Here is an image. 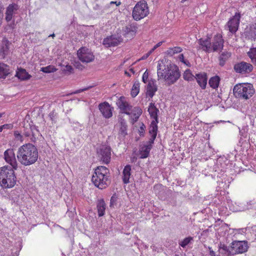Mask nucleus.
I'll return each instance as SVG.
<instances>
[{
	"instance_id": "obj_1",
	"label": "nucleus",
	"mask_w": 256,
	"mask_h": 256,
	"mask_svg": "<svg viewBox=\"0 0 256 256\" xmlns=\"http://www.w3.org/2000/svg\"><path fill=\"white\" fill-rule=\"evenodd\" d=\"M157 76L158 80H164L168 84L171 85L180 78V72L176 64L164 58L158 62Z\"/></svg>"
},
{
	"instance_id": "obj_2",
	"label": "nucleus",
	"mask_w": 256,
	"mask_h": 256,
	"mask_svg": "<svg viewBox=\"0 0 256 256\" xmlns=\"http://www.w3.org/2000/svg\"><path fill=\"white\" fill-rule=\"evenodd\" d=\"M16 156L21 164L24 166H28L34 164L38 160V152L35 146L28 143L18 148Z\"/></svg>"
},
{
	"instance_id": "obj_3",
	"label": "nucleus",
	"mask_w": 256,
	"mask_h": 256,
	"mask_svg": "<svg viewBox=\"0 0 256 256\" xmlns=\"http://www.w3.org/2000/svg\"><path fill=\"white\" fill-rule=\"evenodd\" d=\"M15 170L8 166L0 168V184L3 188H10L15 186L16 182Z\"/></svg>"
},
{
	"instance_id": "obj_4",
	"label": "nucleus",
	"mask_w": 256,
	"mask_h": 256,
	"mask_svg": "<svg viewBox=\"0 0 256 256\" xmlns=\"http://www.w3.org/2000/svg\"><path fill=\"white\" fill-rule=\"evenodd\" d=\"M108 170L104 166H100L96 168L92 180L96 186L103 189L108 184Z\"/></svg>"
},
{
	"instance_id": "obj_5",
	"label": "nucleus",
	"mask_w": 256,
	"mask_h": 256,
	"mask_svg": "<svg viewBox=\"0 0 256 256\" xmlns=\"http://www.w3.org/2000/svg\"><path fill=\"white\" fill-rule=\"evenodd\" d=\"M234 95L238 98L248 100L251 98L254 93L253 86L250 84H239L234 88Z\"/></svg>"
},
{
	"instance_id": "obj_6",
	"label": "nucleus",
	"mask_w": 256,
	"mask_h": 256,
	"mask_svg": "<svg viewBox=\"0 0 256 256\" xmlns=\"http://www.w3.org/2000/svg\"><path fill=\"white\" fill-rule=\"evenodd\" d=\"M149 14V9L145 1L138 2L133 8L132 17L136 20H140Z\"/></svg>"
},
{
	"instance_id": "obj_7",
	"label": "nucleus",
	"mask_w": 256,
	"mask_h": 256,
	"mask_svg": "<svg viewBox=\"0 0 256 256\" xmlns=\"http://www.w3.org/2000/svg\"><path fill=\"white\" fill-rule=\"evenodd\" d=\"M97 155L99 160L104 164H108L111 158V150L109 146L103 144L97 149Z\"/></svg>"
},
{
	"instance_id": "obj_8",
	"label": "nucleus",
	"mask_w": 256,
	"mask_h": 256,
	"mask_svg": "<svg viewBox=\"0 0 256 256\" xmlns=\"http://www.w3.org/2000/svg\"><path fill=\"white\" fill-rule=\"evenodd\" d=\"M4 158L6 162L12 166L11 168L18 169V162L16 158L14 150L12 148H8L4 152Z\"/></svg>"
},
{
	"instance_id": "obj_9",
	"label": "nucleus",
	"mask_w": 256,
	"mask_h": 256,
	"mask_svg": "<svg viewBox=\"0 0 256 256\" xmlns=\"http://www.w3.org/2000/svg\"><path fill=\"white\" fill-rule=\"evenodd\" d=\"M79 60L83 62H90L94 60V56L92 52L86 48H82L78 51Z\"/></svg>"
},
{
	"instance_id": "obj_10",
	"label": "nucleus",
	"mask_w": 256,
	"mask_h": 256,
	"mask_svg": "<svg viewBox=\"0 0 256 256\" xmlns=\"http://www.w3.org/2000/svg\"><path fill=\"white\" fill-rule=\"evenodd\" d=\"M240 14L236 12L227 22L226 28L231 34H234L238 30L240 24Z\"/></svg>"
},
{
	"instance_id": "obj_11",
	"label": "nucleus",
	"mask_w": 256,
	"mask_h": 256,
	"mask_svg": "<svg viewBox=\"0 0 256 256\" xmlns=\"http://www.w3.org/2000/svg\"><path fill=\"white\" fill-rule=\"evenodd\" d=\"M116 105L122 113L129 114L131 111L132 106L129 104L126 98L120 96L116 102Z\"/></svg>"
},
{
	"instance_id": "obj_12",
	"label": "nucleus",
	"mask_w": 256,
	"mask_h": 256,
	"mask_svg": "<svg viewBox=\"0 0 256 256\" xmlns=\"http://www.w3.org/2000/svg\"><path fill=\"white\" fill-rule=\"evenodd\" d=\"M122 39L121 37L112 35L105 38L103 40V44L107 48L116 46L122 42Z\"/></svg>"
},
{
	"instance_id": "obj_13",
	"label": "nucleus",
	"mask_w": 256,
	"mask_h": 256,
	"mask_svg": "<svg viewBox=\"0 0 256 256\" xmlns=\"http://www.w3.org/2000/svg\"><path fill=\"white\" fill-rule=\"evenodd\" d=\"M232 248V252L235 254L243 253L247 250V242L244 241L234 242Z\"/></svg>"
},
{
	"instance_id": "obj_14",
	"label": "nucleus",
	"mask_w": 256,
	"mask_h": 256,
	"mask_svg": "<svg viewBox=\"0 0 256 256\" xmlns=\"http://www.w3.org/2000/svg\"><path fill=\"white\" fill-rule=\"evenodd\" d=\"M234 68L237 72L246 74L251 72L253 67L250 64L246 62H241L236 64Z\"/></svg>"
},
{
	"instance_id": "obj_15",
	"label": "nucleus",
	"mask_w": 256,
	"mask_h": 256,
	"mask_svg": "<svg viewBox=\"0 0 256 256\" xmlns=\"http://www.w3.org/2000/svg\"><path fill=\"white\" fill-rule=\"evenodd\" d=\"M224 46V40L220 34L216 35L213 39L212 44V52L220 50Z\"/></svg>"
},
{
	"instance_id": "obj_16",
	"label": "nucleus",
	"mask_w": 256,
	"mask_h": 256,
	"mask_svg": "<svg viewBox=\"0 0 256 256\" xmlns=\"http://www.w3.org/2000/svg\"><path fill=\"white\" fill-rule=\"evenodd\" d=\"M198 43L200 45V48L208 52H212V44L210 37L200 38L198 41Z\"/></svg>"
},
{
	"instance_id": "obj_17",
	"label": "nucleus",
	"mask_w": 256,
	"mask_h": 256,
	"mask_svg": "<svg viewBox=\"0 0 256 256\" xmlns=\"http://www.w3.org/2000/svg\"><path fill=\"white\" fill-rule=\"evenodd\" d=\"M99 110L105 118H110L112 115V108L108 102H104L99 104Z\"/></svg>"
},
{
	"instance_id": "obj_18",
	"label": "nucleus",
	"mask_w": 256,
	"mask_h": 256,
	"mask_svg": "<svg viewBox=\"0 0 256 256\" xmlns=\"http://www.w3.org/2000/svg\"><path fill=\"white\" fill-rule=\"evenodd\" d=\"M228 203L230 210L233 212L244 211L250 208L249 206L244 207L243 206L244 204L236 202H234L230 200H228Z\"/></svg>"
},
{
	"instance_id": "obj_19",
	"label": "nucleus",
	"mask_w": 256,
	"mask_h": 256,
	"mask_svg": "<svg viewBox=\"0 0 256 256\" xmlns=\"http://www.w3.org/2000/svg\"><path fill=\"white\" fill-rule=\"evenodd\" d=\"M153 144L154 142H150V140H149L146 144L141 147L140 150V155L141 158H145L148 156Z\"/></svg>"
},
{
	"instance_id": "obj_20",
	"label": "nucleus",
	"mask_w": 256,
	"mask_h": 256,
	"mask_svg": "<svg viewBox=\"0 0 256 256\" xmlns=\"http://www.w3.org/2000/svg\"><path fill=\"white\" fill-rule=\"evenodd\" d=\"M18 8V6L14 4H10L8 6L6 12V20L7 22L12 20L13 14L16 13Z\"/></svg>"
},
{
	"instance_id": "obj_21",
	"label": "nucleus",
	"mask_w": 256,
	"mask_h": 256,
	"mask_svg": "<svg viewBox=\"0 0 256 256\" xmlns=\"http://www.w3.org/2000/svg\"><path fill=\"white\" fill-rule=\"evenodd\" d=\"M158 120H152L151 122L149 128V133L151 136V137L149 140H150V142H154L156 136L158 131Z\"/></svg>"
},
{
	"instance_id": "obj_22",
	"label": "nucleus",
	"mask_w": 256,
	"mask_h": 256,
	"mask_svg": "<svg viewBox=\"0 0 256 256\" xmlns=\"http://www.w3.org/2000/svg\"><path fill=\"white\" fill-rule=\"evenodd\" d=\"M142 113V110L141 108L139 107L136 106L134 108L132 107L131 111H130L129 114H127L130 116L131 120L132 121V123L134 124L138 120Z\"/></svg>"
},
{
	"instance_id": "obj_23",
	"label": "nucleus",
	"mask_w": 256,
	"mask_h": 256,
	"mask_svg": "<svg viewBox=\"0 0 256 256\" xmlns=\"http://www.w3.org/2000/svg\"><path fill=\"white\" fill-rule=\"evenodd\" d=\"M245 34L246 36L250 39H256V22L250 25L246 29Z\"/></svg>"
},
{
	"instance_id": "obj_24",
	"label": "nucleus",
	"mask_w": 256,
	"mask_h": 256,
	"mask_svg": "<svg viewBox=\"0 0 256 256\" xmlns=\"http://www.w3.org/2000/svg\"><path fill=\"white\" fill-rule=\"evenodd\" d=\"M118 136L120 138H124L127 134V125L126 121L120 118L118 121Z\"/></svg>"
},
{
	"instance_id": "obj_25",
	"label": "nucleus",
	"mask_w": 256,
	"mask_h": 256,
	"mask_svg": "<svg viewBox=\"0 0 256 256\" xmlns=\"http://www.w3.org/2000/svg\"><path fill=\"white\" fill-rule=\"evenodd\" d=\"M195 78L199 86L202 88H206L207 84V77L205 73L198 74L196 75Z\"/></svg>"
},
{
	"instance_id": "obj_26",
	"label": "nucleus",
	"mask_w": 256,
	"mask_h": 256,
	"mask_svg": "<svg viewBox=\"0 0 256 256\" xmlns=\"http://www.w3.org/2000/svg\"><path fill=\"white\" fill-rule=\"evenodd\" d=\"M124 36L128 38H132L137 32V28L135 26H130L126 28Z\"/></svg>"
},
{
	"instance_id": "obj_27",
	"label": "nucleus",
	"mask_w": 256,
	"mask_h": 256,
	"mask_svg": "<svg viewBox=\"0 0 256 256\" xmlns=\"http://www.w3.org/2000/svg\"><path fill=\"white\" fill-rule=\"evenodd\" d=\"M131 166L130 165L126 166L122 172V180L124 184L129 183L130 178L131 175Z\"/></svg>"
},
{
	"instance_id": "obj_28",
	"label": "nucleus",
	"mask_w": 256,
	"mask_h": 256,
	"mask_svg": "<svg viewBox=\"0 0 256 256\" xmlns=\"http://www.w3.org/2000/svg\"><path fill=\"white\" fill-rule=\"evenodd\" d=\"M148 112L152 118L153 120H158V112H159L158 110L154 104L151 102L148 108Z\"/></svg>"
},
{
	"instance_id": "obj_29",
	"label": "nucleus",
	"mask_w": 256,
	"mask_h": 256,
	"mask_svg": "<svg viewBox=\"0 0 256 256\" xmlns=\"http://www.w3.org/2000/svg\"><path fill=\"white\" fill-rule=\"evenodd\" d=\"M10 74L9 66L0 62V78H4Z\"/></svg>"
},
{
	"instance_id": "obj_30",
	"label": "nucleus",
	"mask_w": 256,
	"mask_h": 256,
	"mask_svg": "<svg viewBox=\"0 0 256 256\" xmlns=\"http://www.w3.org/2000/svg\"><path fill=\"white\" fill-rule=\"evenodd\" d=\"M18 78L22 80H27L31 78V76L28 74L26 70L19 68L16 72Z\"/></svg>"
},
{
	"instance_id": "obj_31",
	"label": "nucleus",
	"mask_w": 256,
	"mask_h": 256,
	"mask_svg": "<svg viewBox=\"0 0 256 256\" xmlns=\"http://www.w3.org/2000/svg\"><path fill=\"white\" fill-rule=\"evenodd\" d=\"M157 90V88L156 86L154 84V82H149L146 88V94L150 97L152 98L154 95V93Z\"/></svg>"
},
{
	"instance_id": "obj_32",
	"label": "nucleus",
	"mask_w": 256,
	"mask_h": 256,
	"mask_svg": "<svg viewBox=\"0 0 256 256\" xmlns=\"http://www.w3.org/2000/svg\"><path fill=\"white\" fill-rule=\"evenodd\" d=\"M98 216H102L104 215L106 210V204L103 200H98L97 204Z\"/></svg>"
},
{
	"instance_id": "obj_33",
	"label": "nucleus",
	"mask_w": 256,
	"mask_h": 256,
	"mask_svg": "<svg viewBox=\"0 0 256 256\" xmlns=\"http://www.w3.org/2000/svg\"><path fill=\"white\" fill-rule=\"evenodd\" d=\"M182 51V48L179 46H176L174 48H169L166 52L167 55L169 56H172Z\"/></svg>"
},
{
	"instance_id": "obj_34",
	"label": "nucleus",
	"mask_w": 256,
	"mask_h": 256,
	"mask_svg": "<svg viewBox=\"0 0 256 256\" xmlns=\"http://www.w3.org/2000/svg\"><path fill=\"white\" fill-rule=\"evenodd\" d=\"M220 78L218 76L212 78L209 80V84L213 88H216L219 85Z\"/></svg>"
},
{
	"instance_id": "obj_35",
	"label": "nucleus",
	"mask_w": 256,
	"mask_h": 256,
	"mask_svg": "<svg viewBox=\"0 0 256 256\" xmlns=\"http://www.w3.org/2000/svg\"><path fill=\"white\" fill-rule=\"evenodd\" d=\"M140 92V83L138 82H135L131 90V95L132 97H136Z\"/></svg>"
},
{
	"instance_id": "obj_36",
	"label": "nucleus",
	"mask_w": 256,
	"mask_h": 256,
	"mask_svg": "<svg viewBox=\"0 0 256 256\" xmlns=\"http://www.w3.org/2000/svg\"><path fill=\"white\" fill-rule=\"evenodd\" d=\"M226 162H228V160L224 157H220L218 159L216 164L218 166H220L221 170L224 171L227 164Z\"/></svg>"
},
{
	"instance_id": "obj_37",
	"label": "nucleus",
	"mask_w": 256,
	"mask_h": 256,
	"mask_svg": "<svg viewBox=\"0 0 256 256\" xmlns=\"http://www.w3.org/2000/svg\"><path fill=\"white\" fill-rule=\"evenodd\" d=\"M183 77L184 80L192 81L195 78L194 76L192 74L190 70H186L184 73Z\"/></svg>"
},
{
	"instance_id": "obj_38",
	"label": "nucleus",
	"mask_w": 256,
	"mask_h": 256,
	"mask_svg": "<svg viewBox=\"0 0 256 256\" xmlns=\"http://www.w3.org/2000/svg\"><path fill=\"white\" fill-rule=\"evenodd\" d=\"M248 54L252 62L256 64V48H251Z\"/></svg>"
},
{
	"instance_id": "obj_39",
	"label": "nucleus",
	"mask_w": 256,
	"mask_h": 256,
	"mask_svg": "<svg viewBox=\"0 0 256 256\" xmlns=\"http://www.w3.org/2000/svg\"><path fill=\"white\" fill-rule=\"evenodd\" d=\"M56 70V68L53 66L50 65L40 68V71L45 73L53 72Z\"/></svg>"
},
{
	"instance_id": "obj_40",
	"label": "nucleus",
	"mask_w": 256,
	"mask_h": 256,
	"mask_svg": "<svg viewBox=\"0 0 256 256\" xmlns=\"http://www.w3.org/2000/svg\"><path fill=\"white\" fill-rule=\"evenodd\" d=\"M230 56V54L229 52H226L222 53L220 58V64L221 66H223L225 60Z\"/></svg>"
},
{
	"instance_id": "obj_41",
	"label": "nucleus",
	"mask_w": 256,
	"mask_h": 256,
	"mask_svg": "<svg viewBox=\"0 0 256 256\" xmlns=\"http://www.w3.org/2000/svg\"><path fill=\"white\" fill-rule=\"evenodd\" d=\"M192 240V237H188L185 238L182 241L180 242V245L182 247H186L190 242Z\"/></svg>"
},
{
	"instance_id": "obj_42",
	"label": "nucleus",
	"mask_w": 256,
	"mask_h": 256,
	"mask_svg": "<svg viewBox=\"0 0 256 256\" xmlns=\"http://www.w3.org/2000/svg\"><path fill=\"white\" fill-rule=\"evenodd\" d=\"M178 58L180 60V61L184 63L185 65L188 66H190L189 61L184 58V56L182 54H180V55H179Z\"/></svg>"
},
{
	"instance_id": "obj_43",
	"label": "nucleus",
	"mask_w": 256,
	"mask_h": 256,
	"mask_svg": "<svg viewBox=\"0 0 256 256\" xmlns=\"http://www.w3.org/2000/svg\"><path fill=\"white\" fill-rule=\"evenodd\" d=\"M239 144H240V146L243 148H246L248 147V144L246 142V140H244L242 137L240 138V140L239 141Z\"/></svg>"
},
{
	"instance_id": "obj_44",
	"label": "nucleus",
	"mask_w": 256,
	"mask_h": 256,
	"mask_svg": "<svg viewBox=\"0 0 256 256\" xmlns=\"http://www.w3.org/2000/svg\"><path fill=\"white\" fill-rule=\"evenodd\" d=\"M13 128V124H5L0 126V132L2 131L3 130H11Z\"/></svg>"
},
{
	"instance_id": "obj_45",
	"label": "nucleus",
	"mask_w": 256,
	"mask_h": 256,
	"mask_svg": "<svg viewBox=\"0 0 256 256\" xmlns=\"http://www.w3.org/2000/svg\"><path fill=\"white\" fill-rule=\"evenodd\" d=\"M14 136L17 140H19L21 142L24 141L22 136L18 131L14 132Z\"/></svg>"
},
{
	"instance_id": "obj_46",
	"label": "nucleus",
	"mask_w": 256,
	"mask_h": 256,
	"mask_svg": "<svg viewBox=\"0 0 256 256\" xmlns=\"http://www.w3.org/2000/svg\"><path fill=\"white\" fill-rule=\"evenodd\" d=\"M256 204V200H250L248 202H247L246 204H244V207L249 206L250 207V208H252L255 204ZM250 209V208H248Z\"/></svg>"
},
{
	"instance_id": "obj_47",
	"label": "nucleus",
	"mask_w": 256,
	"mask_h": 256,
	"mask_svg": "<svg viewBox=\"0 0 256 256\" xmlns=\"http://www.w3.org/2000/svg\"><path fill=\"white\" fill-rule=\"evenodd\" d=\"M162 42H158L156 44L152 49H151L148 52V54H151L153 52L156 50V49L158 48L159 46H160L162 44Z\"/></svg>"
},
{
	"instance_id": "obj_48",
	"label": "nucleus",
	"mask_w": 256,
	"mask_h": 256,
	"mask_svg": "<svg viewBox=\"0 0 256 256\" xmlns=\"http://www.w3.org/2000/svg\"><path fill=\"white\" fill-rule=\"evenodd\" d=\"M148 70H146L143 74L142 80L144 82L146 83L148 81Z\"/></svg>"
},
{
	"instance_id": "obj_49",
	"label": "nucleus",
	"mask_w": 256,
	"mask_h": 256,
	"mask_svg": "<svg viewBox=\"0 0 256 256\" xmlns=\"http://www.w3.org/2000/svg\"><path fill=\"white\" fill-rule=\"evenodd\" d=\"M240 134L242 137H243L244 138H246L247 134L245 132L244 130H240Z\"/></svg>"
},
{
	"instance_id": "obj_50",
	"label": "nucleus",
	"mask_w": 256,
	"mask_h": 256,
	"mask_svg": "<svg viewBox=\"0 0 256 256\" xmlns=\"http://www.w3.org/2000/svg\"><path fill=\"white\" fill-rule=\"evenodd\" d=\"M3 6L0 2V20H2L3 18Z\"/></svg>"
},
{
	"instance_id": "obj_51",
	"label": "nucleus",
	"mask_w": 256,
	"mask_h": 256,
	"mask_svg": "<svg viewBox=\"0 0 256 256\" xmlns=\"http://www.w3.org/2000/svg\"><path fill=\"white\" fill-rule=\"evenodd\" d=\"M88 89V88H82V89H79V90H76L74 92V94H78V93H80V92H82L84 90H86Z\"/></svg>"
},
{
	"instance_id": "obj_52",
	"label": "nucleus",
	"mask_w": 256,
	"mask_h": 256,
	"mask_svg": "<svg viewBox=\"0 0 256 256\" xmlns=\"http://www.w3.org/2000/svg\"><path fill=\"white\" fill-rule=\"evenodd\" d=\"M129 70H130V72H127V71H126L125 72V74H126L128 76H130V73L134 74V70L132 68L130 69Z\"/></svg>"
},
{
	"instance_id": "obj_53",
	"label": "nucleus",
	"mask_w": 256,
	"mask_h": 256,
	"mask_svg": "<svg viewBox=\"0 0 256 256\" xmlns=\"http://www.w3.org/2000/svg\"><path fill=\"white\" fill-rule=\"evenodd\" d=\"M210 254L211 256H216L214 252L212 249V248H208Z\"/></svg>"
},
{
	"instance_id": "obj_54",
	"label": "nucleus",
	"mask_w": 256,
	"mask_h": 256,
	"mask_svg": "<svg viewBox=\"0 0 256 256\" xmlns=\"http://www.w3.org/2000/svg\"><path fill=\"white\" fill-rule=\"evenodd\" d=\"M116 4L117 6H119L121 2H110V4Z\"/></svg>"
},
{
	"instance_id": "obj_55",
	"label": "nucleus",
	"mask_w": 256,
	"mask_h": 256,
	"mask_svg": "<svg viewBox=\"0 0 256 256\" xmlns=\"http://www.w3.org/2000/svg\"><path fill=\"white\" fill-rule=\"evenodd\" d=\"M30 132L28 130L24 132V135L26 136H30Z\"/></svg>"
},
{
	"instance_id": "obj_56",
	"label": "nucleus",
	"mask_w": 256,
	"mask_h": 256,
	"mask_svg": "<svg viewBox=\"0 0 256 256\" xmlns=\"http://www.w3.org/2000/svg\"><path fill=\"white\" fill-rule=\"evenodd\" d=\"M148 54V52L146 54V55H144L142 57V59H145V58H146L148 56H149L150 54Z\"/></svg>"
},
{
	"instance_id": "obj_57",
	"label": "nucleus",
	"mask_w": 256,
	"mask_h": 256,
	"mask_svg": "<svg viewBox=\"0 0 256 256\" xmlns=\"http://www.w3.org/2000/svg\"><path fill=\"white\" fill-rule=\"evenodd\" d=\"M143 126H144V125L142 124V126H140V130L142 132H143V131H144V128H143Z\"/></svg>"
},
{
	"instance_id": "obj_58",
	"label": "nucleus",
	"mask_w": 256,
	"mask_h": 256,
	"mask_svg": "<svg viewBox=\"0 0 256 256\" xmlns=\"http://www.w3.org/2000/svg\"><path fill=\"white\" fill-rule=\"evenodd\" d=\"M227 256H235L233 254H228Z\"/></svg>"
},
{
	"instance_id": "obj_59",
	"label": "nucleus",
	"mask_w": 256,
	"mask_h": 256,
	"mask_svg": "<svg viewBox=\"0 0 256 256\" xmlns=\"http://www.w3.org/2000/svg\"><path fill=\"white\" fill-rule=\"evenodd\" d=\"M4 114L2 113H0V118H1L2 116Z\"/></svg>"
},
{
	"instance_id": "obj_60",
	"label": "nucleus",
	"mask_w": 256,
	"mask_h": 256,
	"mask_svg": "<svg viewBox=\"0 0 256 256\" xmlns=\"http://www.w3.org/2000/svg\"><path fill=\"white\" fill-rule=\"evenodd\" d=\"M50 36H54V34H52L50 35Z\"/></svg>"
},
{
	"instance_id": "obj_61",
	"label": "nucleus",
	"mask_w": 256,
	"mask_h": 256,
	"mask_svg": "<svg viewBox=\"0 0 256 256\" xmlns=\"http://www.w3.org/2000/svg\"><path fill=\"white\" fill-rule=\"evenodd\" d=\"M113 198H114V197H113V196H112V198H111V201H112V200H113Z\"/></svg>"
},
{
	"instance_id": "obj_62",
	"label": "nucleus",
	"mask_w": 256,
	"mask_h": 256,
	"mask_svg": "<svg viewBox=\"0 0 256 256\" xmlns=\"http://www.w3.org/2000/svg\"><path fill=\"white\" fill-rule=\"evenodd\" d=\"M186 0H182V2H184V1H186Z\"/></svg>"
}]
</instances>
